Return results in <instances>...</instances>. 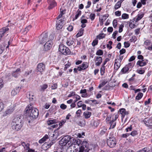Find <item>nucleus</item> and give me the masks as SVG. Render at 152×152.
Masks as SVG:
<instances>
[{"label": "nucleus", "mask_w": 152, "mask_h": 152, "mask_svg": "<svg viewBox=\"0 0 152 152\" xmlns=\"http://www.w3.org/2000/svg\"><path fill=\"white\" fill-rule=\"evenodd\" d=\"M22 116L21 115H17L13 120L11 123L13 129L18 131L20 129L22 126Z\"/></svg>", "instance_id": "f257e3e1"}, {"label": "nucleus", "mask_w": 152, "mask_h": 152, "mask_svg": "<svg viewBox=\"0 0 152 152\" xmlns=\"http://www.w3.org/2000/svg\"><path fill=\"white\" fill-rule=\"evenodd\" d=\"M26 110V113L29 114L28 116L31 119L37 118L39 115L38 110L36 108H33L31 104L28 105Z\"/></svg>", "instance_id": "f03ea898"}, {"label": "nucleus", "mask_w": 152, "mask_h": 152, "mask_svg": "<svg viewBox=\"0 0 152 152\" xmlns=\"http://www.w3.org/2000/svg\"><path fill=\"white\" fill-rule=\"evenodd\" d=\"M59 50L64 55L69 54L71 52L69 49L63 45H59Z\"/></svg>", "instance_id": "7ed1b4c3"}, {"label": "nucleus", "mask_w": 152, "mask_h": 152, "mask_svg": "<svg viewBox=\"0 0 152 152\" xmlns=\"http://www.w3.org/2000/svg\"><path fill=\"white\" fill-rule=\"evenodd\" d=\"M54 39V37L53 35H51L50 36L48 40L44 45V49L45 50H50L52 47L53 43L52 40Z\"/></svg>", "instance_id": "20e7f679"}, {"label": "nucleus", "mask_w": 152, "mask_h": 152, "mask_svg": "<svg viewBox=\"0 0 152 152\" xmlns=\"http://www.w3.org/2000/svg\"><path fill=\"white\" fill-rule=\"evenodd\" d=\"M74 143H72V146L73 147L74 149L75 150V151H77L78 150V148L80 147V145L82 143V141L79 139H73Z\"/></svg>", "instance_id": "39448f33"}, {"label": "nucleus", "mask_w": 152, "mask_h": 152, "mask_svg": "<svg viewBox=\"0 0 152 152\" xmlns=\"http://www.w3.org/2000/svg\"><path fill=\"white\" fill-rule=\"evenodd\" d=\"M107 144L110 148H113L116 144V141L115 138L113 137H109L107 140Z\"/></svg>", "instance_id": "423d86ee"}, {"label": "nucleus", "mask_w": 152, "mask_h": 152, "mask_svg": "<svg viewBox=\"0 0 152 152\" xmlns=\"http://www.w3.org/2000/svg\"><path fill=\"white\" fill-rule=\"evenodd\" d=\"M70 137L66 136L64 137L59 141V144L62 146H65L70 141L71 139Z\"/></svg>", "instance_id": "0eeeda50"}, {"label": "nucleus", "mask_w": 152, "mask_h": 152, "mask_svg": "<svg viewBox=\"0 0 152 152\" xmlns=\"http://www.w3.org/2000/svg\"><path fill=\"white\" fill-rule=\"evenodd\" d=\"M48 38V33H43L39 37V41L41 43H43L46 41Z\"/></svg>", "instance_id": "6e6552de"}, {"label": "nucleus", "mask_w": 152, "mask_h": 152, "mask_svg": "<svg viewBox=\"0 0 152 152\" xmlns=\"http://www.w3.org/2000/svg\"><path fill=\"white\" fill-rule=\"evenodd\" d=\"M37 72H40L41 74L45 69V65L43 63H40L37 65Z\"/></svg>", "instance_id": "1a4fd4ad"}, {"label": "nucleus", "mask_w": 152, "mask_h": 152, "mask_svg": "<svg viewBox=\"0 0 152 152\" xmlns=\"http://www.w3.org/2000/svg\"><path fill=\"white\" fill-rule=\"evenodd\" d=\"M88 65L87 62H84L81 65H80L77 67V70L80 71L85 69L88 67Z\"/></svg>", "instance_id": "9d476101"}, {"label": "nucleus", "mask_w": 152, "mask_h": 152, "mask_svg": "<svg viewBox=\"0 0 152 152\" xmlns=\"http://www.w3.org/2000/svg\"><path fill=\"white\" fill-rule=\"evenodd\" d=\"M9 30V28L7 27H3L1 29L0 31V41L2 37L4 36V34Z\"/></svg>", "instance_id": "9b49d317"}, {"label": "nucleus", "mask_w": 152, "mask_h": 152, "mask_svg": "<svg viewBox=\"0 0 152 152\" xmlns=\"http://www.w3.org/2000/svg\"><path fill=\"white\" fill-rule=\"evenodd\" d=\"M95 58H96L95 60V65L97 66H99L102 62V59L101 57L99 56H96Z\"/></svg>", "instance_id": "f8f14e48"}, {"label": "nucleus", "mask_w": 152, "mask_h": 152, "mask_svg": "<svg viewBox=\"0 0 152 152\" xmlns=\"http://www.w3.org/2000/svg\"><path fill=\"white\" fill-rule=\"evenodd\" d=\"M48 3L49 5L48 7L49 9H51L56 5V3L54 0H48Z\"/></svg>", "instance_id": "ddd939ff"}, {"label": "nucleus", "mask_w": 152, "mask_h": 152, "mask_svg": "<svg viewBox=\"0 0 152 152\" xmlns=\"http://www.w3.org/2000/svg\"><path fill=\"white\" fill-rule=\"evenodd\" d=\"M143 121L145 125L147 126H152V118H145Z\"/></svg>", "instance_id": "4468645a"}, {"label": "nucleus", "mask_w": 152, "mask_h": 152, "mask_svg": "<svg viewBox=\"0 0 152 152\" xmlns=\"http://www.w3.org/2000/svg\"><path fill=\"white\" fill-rule=\"evenodd\" d=\"M21 89V87L19 86L16 87L15 88L12 90L11 92V95L14 96L17 94L19 92Z\"/></svg>", "instance_id": "2eb2a0df"}, {"label": "nucleus", "mask_w": 152, "mask_h": 152, "mask_svg": "<svg viewBox=\"0 0 152 152\" xmlns=\"http://www.w3.org/2000/svg\"><path fill=\"white\" fill-rule=\"evenodd\" d=\"M148 61L147 60H139L137 61L136 64L137 66L142 67L146 65Z\"/></svg>", "instance_id": "dca6fc26"}, {"label": "nucleus", "mask_w": 152, "mask_h": 152, "mask_svg": "<svg viewBox=\"0 0 152 152\" xmlns=\"http://www.w3.org/2000/svg\"><path fill=\"white\" fill-rule=\"evenodd\" d=\"M14 109L13 108H10V109H7L4 113L3 116H5L11 114L14 111Z\"/></svg>", "instance_id": "f3484780"}, {"label": "nucleus", "mask_w": 152, "mask_h": 152, "mask_svg": "<svg viewBox=\"0 0 152 152\" xmlns=\"http://www.w3.org/2000/svg\"><path fill=\"white\" fill-rule=\"evenodd\" d=\"M107 129L104 126H102L100 128L99 131V134L102 135L104 134L107 133Z\"/></svg>", "instance_id": "a211bd4d"}, {"label": "nucleus", "mask_w": 152, "mask_h": 152, "mask_svg": "<svg viewBox=\"0 0 152 152\" xmlns=\"http://www.w3.org/2000/svg\"><path fill=\"white\" fill-rule=\"evenodd\" d=\"M120 112L122 118L123 119L126 115L128 114V112H126V110L124 108L121 109L120 110Z\"/></svg>", "instance_id": "6ab92c4d"}, {"label": "nucleus", "mask_w": 152, "mask_h": 152, "mask_svg": "<svg viewBox=\"0 0 152 152\" xmlns=\"http://www.w3.org/2000/svg\"><path fill=\"white\" fill-rule=\"evenodd\" d=\"M20 69L19 68L17 69L15 71L12 72V76L15 78L17 77L20 75Z\"/></svg>", "instance_id": "aec40b11"}, {"label": "nucleus", "mask_w": 152, "mask_h": 152, "mask_svg": "<svg viewBox=\"0 0 152 152\" xmlns=\"http://www.w3.org/2000/svg\"><path fill=\"white\" fill-rule=\"evenodd\" d=\"M121 65V62L115 60L114 63V69L115 70H117L120 67Z\"/></svg>", "instance_id": "412c9836"}, {"label": "nucleus", "mask_w": 152, "mask_h": 152, "mask_svg": "<svg viewBox=\"0 0 152 152\" xmlns=\"http://www.w3.org/2000/svg\"><path fill=\"white\" fill-rule=\"evenodd\" d=\"M21 144L25 150H27L29 148L30 145L28 143L25 142H21Z\"/></svg>", "instance_id": "4be33fe9"}, {"label": "nucleus", "mask_w": 152, "mask_h": 152, "mask_svg": "<svg viewBox=\"0 0 152 152\" xmlns=\"http://www.w3.org/2000/svg\"><path fill=\"white\" fill-rule=\"evenodd\" d=\"M144 13L143 12H141L139 13L136 17V22L137 21L141 19L143 17Z\"/></svg>", "instance_id": "5701e85b"}, {"label": "nucleus", "mask_w": 152, "mask_h": 152, "mask_svg": "<svg viewBox=\"0 0 152 152\" xmlns=\"http://www.w3.org/2000/svg\"><path fill=\"white\" fill-rule=\"evenodd\" d=\"M49 137L47 134H46L39 141V143H42L46 141L48 139Z\"/></svg>", "instance_id": "b1692460"}, {"label": "nucleus", "mask_w": 152, "mask_h": 152, "mask_svg": "<svg viewBox=\"0 0 152 152\" xmlns=\"http://www.w3.org/2000/svg\"><path fill=\"white\" fill-rule=\"evenodd\" d=\"M48 87V85L46 84H44L40 86V88L39 90L40 91L43 92Z\"/></svg>", "instance_id": "393cba45"}, {"label": "nucleus", "mask_w": 152, "mask_h": 152, "mask_svg": "<svg viewBox=\"0 0 152 152\" xmlns=\"http://www.w3.org/2000/svg\"><path fill=\"white\" fill-rule=\"evenodd\" d=\"M58 122L57 119H54L53 120H49L47 121V124L49 125H50L53 124H55Z\"/></svg>", "instance_id": "a878e982"}, {"label": "nucleus", "mask_w": 152, "mask_h": 152, "mask_svg": "<svg viewBox=\"0 0 152 152\" xmlns=\"http://www.w3.org/2000/svg\"><path fill=\"white\" fill-rule=\"evenodd\" d=\"M88 144L87 141H83L82 143V146L80 147H82L83 148H85V149L88 148Z\"/></svg>", "instance_id": "bb28decb"}, {"label": "nucleus", "mask_w": 152, "mask_h": 152, "mask_svg": "<svg viewBox=\"0 0 152 152\" xmlns=\"http://www.w3.org/2000/svg\"><path fill=\"white\" fill-rule=\"evenodd\" d=\"M53 144V142H50L49 143L46 142L44 144L43 146H45L47 148H50Z\"/></svg>", "instance_id": "cd10ccee"}, {"label": "nucleus", "mask_w": 152, "mask_h": 152, "mask_svg": "<svg viewBox=\"0 0 152 152\" xmlns=\"http://www.w3.org/2000/svg\"><path fill=\"white\" fill-rule=\"evenodd\" d=\"M91 113L88 111H85L83 113L85 118H89L91 115Z\"/></svg>", "instance_id": "c85d7f7f"}, {"label": "nucleus", "mask_w": 152, "mask_h": 152, "mask_svg": "<svg viewBox=\"0 0 152 152\" xmlns=\"http://www.w3.org/2000/svg\"><path fill=\"white\" fill-rule=\"evenodd\" d=\"M116 123L114 120H112L110 122V126L109 129L114 128L116 125Z\"/></svg>", "instance_id": "c756f323"}, {"label": "nucleus", "mask_w": 152, "mask_h": 152, "mask_svg": "<svg viewBox=\"0 0 152 152\" xmlns=\"http://www.w3.org/2000/svg\"><path fill=\"white\" fill-rule=\"evenodd\" d=\"M74 42V41L72 40V39L69 38L67 39L66 43L69 46L72 45Z\"/></svg>", "instance_id": "7c9ffc66"}, {"label": "nucleus", "mask_w": 152, "mask_h": 152, "mask_svg": "<svg viewBox=\"0 0 152 152\" xmlns=\"http://www.w3.org/2000/svg\"><path fill=\"white\" fill-rule=\"evenodd\" d=\"M82 12L80 10H78L76 12V14L75 15V18H73V21H74V20L77 19L81 15V14Z\"/></svg>", "instance_id": "2f4dec72"}, {"label": "nucleus", "mask_w": 152, "mask_h": 152, "mask_svg": "<svg viewBox=\"0 0 152 152\" xmlns=\"http://www.w3.org/2000/svg\"><path fill=\"white\" fill-rule=\"evenodd\" d=\"M88 149H85V148L80 147L79 148V151L78 152H88Z\"/></svg>", "instance_id": "473e14b6"}, {"label": "nucleus", "mask_w": 152, "mask_h": 152, "mask_svg": "<svg viewBox=\"0 0 152 152\" xmlns=\"http://www.w3.org/2000/svg\"><path fill=\"white\" fill-rule=\"evenodd\" d=\"M121 4L120 2H119L118 1L114 6V8L115 10L120 8L121 6Z\"/></svg>", "instance_id": "72a5a7b5"}, {"label": "nucleus", "mask_w": 152, "mask_h": 152, "mask_svg": "<svg viewBox=\"0 0 152 152\" xmlns=\"http://www.w3.org/2000/svg\"><path fill=\"white\" fill-rule=\"evenodd\" d=\"M129 69V68L126 65L121 70V72H123V73H126Z\"/></svg>", "instance_id": "f704fd0d"}, {"label": "nucleus", "mask_w": 152, "mask_h": 152, "mask_svg": "<svg viewBox=\"0 0 152 152\" xmlns=\"http://www.w3.org/2000/svg\"><path fill=\"white\" fill-rule=\"evenodd\" d=\"M105 67L104 65H102L101 69H100V73L102 75H104L105 71Z\"/></svg>", "instance_id": "c9c22d12"}, {"label": "nucleus", "mask_w": 152, "mask_h": 152, "mask_svg": "<svg viewBox=\"0 0 152 152\" xmlns=\"http://www.w3.org/2000/svg\"><path fill=\"white\" fill-rule=\"evenodd\" d=\"M105 37V34L103 33H102L99 34L96 36V38L99 39H101L103 38H104Z\"/></svg>", "instance_id": "e433bc0d"}, {"label": "nucleus", "mask_w": 152, "mask_h": 152, "mask_svg": "<svg viewBox=\"0 0 152 152\" xmlns=\"http://www.w3.org/2000/svg\"><path fill=\"white\" fill-rule=\"evenodd\" d=\"M143 96V94L141 92L139 93L136 96V99L137 100H140Z\"/></svg>", "instance_id": "4c0bfd02"}, {"label": "nucleus", "mask_w": 152, "mask_h": 152, "mask_svg": "<svg viewBox=\"0 0 152 152\" xmlns=\"http://www.w3.org/2000/svg\"><path fill=\"white\" fill-rule=\"evenodd\" d=\"M121 18L123 19H126L129 18V15L126 13L123 14L121 16Z\"/></svg>", "instance_id": "58836bf2"}, {"label": "nucleus", "mask_w": 152, "mask_h": 152, "mask_svg": "<svg viewBox=\"0 0 152 152\" xmlns=\"http://www.w3.org/2000/svg\"><path fill=\"white\" fill-rule=\"evenodd\" d=\"M103 54V51L102 50L99 49L97 51L96 54L97 56H102Z\"/></svg>", "instance_id": "ea45409f"}, {"label": "nucleus", "mask_w": 152, "mask_h": 152, "mask_svg": "<svg viewBox=\"0 0 152 152\" xmlns=\"http://www.w3.org/2000/svg\"><path fill=\"white\" fill-rule=\"evenodd\" d=\"M113 26L114 28H116L118 25V22L116 19H114L113 22Z\"/></svg>", "instance_id": "a19ab883"}, {"label": "nucleus", "mask_w": 152, "mask_h": 152, "mask_svg": "<svg viewBox=\"0 0 152 152\" xmlns=\"http://www.w3.org/2000/svg\"><path fill=\"white\" fill-rule=\"evenodd\" d=\"M74 98L75 99V100L74 101V102L75 103L81 99L80 97L77 94L75 95V96H74Z\"/></svg>", "instance_id": "79ce46f5"}, {"label": "nucleus", "mask_w": 152, "mask_h": 152, "mask_svg": "<svg viewBox=\"0 0 152 152\" xmlns=\"http://www.w3.org/2000/svg\"><path fill=\"white\" fill-rule=\"evenodd\" d=\"M84 31V29L81 28L80 29V31H79L77 34V36H78V37H80L81 36H82L83 32Z\"/></svg>", "instance_id": "37998d69"}, {"label": "nucleus", "mask_w": 152, "mask_h": 152, "mask_svg": "<svg viewBox=\"0 0 152 152\" xmlns=\"http://www.w3.org/2000/svg\"><path fill=\"white\" fill-rule=\"evenodd\" d=\"M134 64L133 63H129L128 64L126 65V66L129 68V69H130L131 70L132 68L134 66Z\"/></svg>", "instance_id": "c03bdc74"}, {"label": "nucleus", "mask_w": 152, "mask_h": 152, "mask_svg": "<svg viewBox=\"0 0 152 152\" xmlns=\"http://www.w3.org/2000/svg\"><path fill=\"white\" fill-rule=\"evenodd\" d=\"M136 72L140 74H143L145 73V71L144 69H138L137 70Z\"/></svg>", "instance_id": "a18cd8bd"}, {"label": "nucleus", "mask_w": 152, "mask_h": 152, "mask_svg": "<svg viewBox=\"0 0 152 152\" xmlns=\"http://www.w3.org/2000/svg\"><path fill=\"white\" fill-rule=\"evenodd\" d=\"M98 41L97 39H95L93 41L92 43V45L94 47L96 45H97L98 43Z\"/></svg>", "instance_id": "49530a36"}, {"label": "nucleus", "mask_w": 152, "mask_h": 152, "mask_svg": "<svg viewBox=\"0 0 152 152\" xmlns=\"http://www.w3.org/2000/svg\"><path fill=\"white\" fill-rule=\"evenodd\" d=\"M95 16L96 15L95 14L91 13L90 15L89 18L91 20L93 21L94 19Z\"/></svg>", "instance_id": "de8ad7c7"}, {"label": "nucleus", "mask_w": 152, "mask_h": 152, "mask_svg": "<svg viewBox=\"0 0 152 152\" xmlns=\"http://www.w3.org/2000/svg\"><path fill=\"white\" fill-rule=\"evenodd\" d=\"M124 26V24H121L119 26L118 31L119 33L121 32L123 30V28Z\"/></svg>", "instance_id": "09e8293b"}, {"label": "nucleus", "mask_w": 152, "mask_h": 152, "mask_svg": "<svg viewBox=\"0 0 152 152\" xmlns=\"http://www.w3.org/2000/svg\"><path fill=\"white\" fill-rule=\"evenodd\" d=\"M129 41L130 42H135L136 41V37L134 36H133L131 37L129 40Z\"/></svg>", "instance_id": "8fccbe9b"}, {"label": "nucleus", "mask_w": 152, "mask_h": 152, "mask_svg": "<svg viewBox=\"0 0 152 152\" xmlns=\"http://www.w3.org/2000/svg\"><path fill=\"white\" fill-rule=\"evenodd\" d=\"M56 27L58 30H59L61 29L63 27V25H58V23H56Z\"/></svg>", "instance_id": "3c124183"}, {"label": "nucleus", "mask_w": 152, "mask_h": 152, "mask_svg": "<svg viewBox=\"0 0 152 152\" xmlns=\"http://www.w3.org/2000/svg\"><path fill=\"white\" fill-rule=\"evenodd\" d=\"M124 58V56H121L120 55L119 56V58H117L115 60L118 61H119L121 63V62L122 60V59H123Z\"/></svg>", "instance_id": "603ef678"}, {"label": "nucleus", "mask_w": 152, "mask_h": 152, "mask_svg": "<svg viewBox=\"0 0 152 152\" xmlns=\"http://www.w3.org/2000/svg\"><path fill=\"white\" fill-rule=\"evenodd\" d=\"M4 82L3 80L1 79H0V90H1L4 86Z\"/></svg>", "instance_id": "864d4df0"}, {"label": "nucleus", "mask_w": 152, "mask_h": 152, "mask_svg": "<svg viewBox=\"0 0 152 152\" xmlns=\"http://www.w3.org/2000/svg\"><path fill=\"white\" fill-rule=\"evenodd\" d=\"M137 132L136 131L134 130L132 131L130 134L132 136L134 137L137 135Z\"/></svg>", "instance_id": "5fc2aeb1"}, {"label": "nucleus", "mask_w": 152, "mask_h": 152, "mask_svg": "<svg viewBox=\"0 0 152 152\" xmlns=\"http://www.w3.org/2000/svg\"><path fill=\"white\" fill-rule=\"evenodd\" d=\"M107 83V81H103L102 82V83L99 85V87L100 88L102 87L103 86L105 85Z\"/></svg>", "instance_id": "6e6d98bb"}, {"label": "nucleus", "mask_w": 152, "mask_h": 152, "mask_svg": "<svg viewBox=\"0 0 152 152\" xmlns=\"http://www.w3.org/2000/svg\"><path fill=\"white\" fill-rule=\"evenodd\" d=\"M78 124L81 126H84L85 124V121L84 120H82V121H80Z\"/></svg>", "instance_id": "4d7b16f0"}, {"label": "nucleus", "mask_w": 152, "mask_h": 152, "mask_svg": "<svg viewBox=\"0 0 152 152\" xmlns=\"http://www.w3.org/2000/svg\"><path fill=\"white\" fill-rule=\"evenodd\" d=\"M124 47L125 48H127L129 47L130 45V44L128 42H125L124 43Z\"/></svg>", "instance_id": "13d9d810"}, {"label": "nucleus", "mask_w": 152, "mask_h": 152, "mask_svg": "<svg viewBox=\"0 0 152 152\" xmlns=\"http://www.w3.org/2000/svg\"><path fill=\"white\" fill-rule=\"evenodd\" d=\"M151 43L150 41L149 40H145L144 43V45L146 46L150 45Z\"/></svg>", "instance_id": "bf43d9fd"}, {"label": "nucleus", "mask_w": 152, "mask_h": 152, "mask_svg": "<svg viewBox=\"0 0 152 152\" xmlns=\"http://www.w3.org/2000/svg\"><path fill=\"white\" fill-rule=\"evenodd\" d=\"M66 122V120L65 119L62 120L59 123V125L60 126H62Z\"/></svg>", "instance_id": "052dcab7"}, {"label": "nucleus", "mask_w": 152, "mask_h": 152, "mask_svg": "<svg viewBox=\"0 0 152 152\" xmlns=\"http://www.w3.org/2000/svg\"><path fill=\"white\" fill-rule=\"evenodd\" d=\"M83 104V102L82 101H80L78 102L77 103V106L78 107H80L82 106V105Z\"/></svg>", "instance_id": "680f3d73"}, {"label": "nucleus", "mask_w": 152, "mask_h": 152, "mask_svg": "<svg viewBox=\"0 0 152 152\" xmlns=\"http://www.w3.org/2000/svg\"><path fill=\"white\" fill-rule=\"evenodd\" d=\"M4 108V104L1 102H0V112Z\"/></svg>", "instance_id": "e2e57ef3"}, {"label": "nucleus", "mask_w": 152, "mask_h": 152, "mask_svg": "<svg viewBox=\"0 0 152 152\" xmlns=\"http://www.w3.org/2000/svg\"><path fill=\"white\" fill-rule=\"evenodd\" d=\"M115 14L117 16H120L121 14V12L119 11H117L115 12Z\"/></svg>", "instance_id": "0e129e2a"}, {"label": "nucleus", "mask_w": 152, "mask_h": 152, "mask_svg": "<svg viewBox=\"0 0 152 152\" xmlns=\"http://www.w3.org/2000/svg\"><path fill=\"white\" fill-rule=\"evenodd\" d=\"M60 107L62 109L65 110L67 106L64 104H62L60 105Z\"/></svg>", "instance_id": "69168bd1"}, {"label": "nucleus", "mask_w": 152, "mask_h": 152, "mask_svg": "<svg viewBox=\"0 0 152 152\" xmlns=\"http://www.w3.org/2000/svg\"><path fill=\"white\" fill-rule=\"evenodd\" d=\"M63 20L62 19H61L59 20H57L56 21V23H58V25H63Z\"/></svg>", "instance_id": "338daca9"}, {"label": "nucleus", "mask_w": 152, "mask_h": 152, "mask_svg": "<svg viewBox=\"0 0 152 152\" xmlns=\"http://www.w3.org/2000/svg\"><path fill=\"white\" fill-rule=\"evenodd\" d=\"M132 125H130V126L126 129V132H128L129 131H131L132 130Z\"/></svg>", "instance_id": "774afa93"}]
</instances>
